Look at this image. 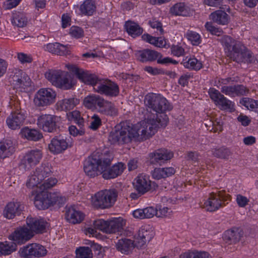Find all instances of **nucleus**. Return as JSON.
<instances>
[{
  "instance_id": "f257e3e1",
  "label": "nucleus",
  "mask_w": 258,
  "mask_h": 258,
  "mask_svg": "<svg viewBox=\"0 0 258 258\" xmlns=\"http://www.w3.org/2000/svg\"><path fill=\"white\" fill-rule=\"evenodd\" d=\"M55 178H49L44 181L41 185V188L44 190L37 194L35 198L34 204L39 210H44L51 206L57 205L61 206L66 201V198L59 193L48 192L45 190L50 188L57 183Z\"/></svg>"
},
{
  "instance_id": "f03ea898",
  "label": "nucleus",
  "mask_w": 258,
  "mask_h": 258,
  "mask_svg": "<svg viewBox=\"0 0 258 258\" xmlns=\"http://www.w3.org/2000/svg\"><path fill=\"white\" fill-rule=\"evenodd\" d=\"M138 137L139 133L136 132V128L125 121L115 126L110 133L108 141L111 144H124L131 142L133 139L138 140Z\"/></svg>"
},
{
  "instance_id": "7ed1b4c3",
  "label": "nucleus",
  "mask_w": 258,
  "mask_h": 258,
  "mask_svg": "<svg viewBox=\"0 0 258 258\" xmlns=\"http://www.w3.org/2000/svg\"><path fill=\"white\" fill-rule=\"evenodd\" d=\"M84 106L92 110H96L98 112L108 116H116L117 109L110 101L105 100L99 95L92 94L85 97Z\"/></svg>"
},
{
  "instance_id": "20e7f679",
  "label": "nucleus",
  "mask_w": 258,
  "mask_h": 258,
  "mask_svg": "<svg viewBox=\"0 0 258 258\" xmlns=\"http://www.w3.org/2000/svg\"><path fill=\"white\" fill-rule=\"evenodd\" d=\"M45 77L53 86L63 90H69L75 85L71 75L66 71L49 70Z\"/></svg>"
},
{
  "instance_id": "39448f33",
  "label": "nucleus",
  "mask_w": 258,
  "mask_h": 258,
  "mask_svg": "<svg viewBox=\"0 0 258 258\" xmlns=\"http://www.w3.org/2000/svg\"><path fill=\"white\" fill-rule=\"evenodd\" d=\"M118 192L115 189H106L96 193L92 199V204L97 209H108L114 205Z\"/></svg>"
},
{
  "instance_id": "423d86ee",
  "label": "nucleus",
  "mask_w": 258,
  "mask_h": 258,
  "mask_svg": "<svg viewBox=\"0 0 258 258\" xmlns=\"http://www.w3.org/2000/svg\"><path fill=\"white\" fill-rule=\"evenodd\" d=\"M144 103L146 107L160 114L172 109L168 101L159 94L148 93L145 97Z\"/></svg>"
},
{
  "instance_id": "0eeeda50",
  "label": "nucleus",
  "mask_w": 258,
  "mask_h": 258,
  "mask_svg": "<svg viewBox=\"0 0 258 258\" xmlns=\"http://www.w3.org/2000/svg\"><path fill=\"white\" fill-rule=\"evenodd\" d=\"M126 221L122 218H115L110 221H105L102 219L95 220L93 225L95 229L102 231L106 233H115L122 235L124 234V227Z\"/></svg>"
},
{
  "instance_id": "6e6552de",
  "label": "nucleus",
  "mask_w": 258,
  "mask_h": 258,
  "mask_svg": "<svg viewBox=\"0 0 258 258\" xmlns=\"http://www.w3.org/2000/svg\"><path fill=\"white\" fill-rule=\"evenodd\" d=\"M168 117L165 114L157 115L156 120L149 123L146 128H136L139 133L138 140H145L154 135L160 127H165L168 123Z\"/></svg>"
},
{
  "instance_id": "1a4fd4ad",
  "label": "nucleus",
  "mask_w": 258,
  "mask_h": 258,
  "mask_svg": "<svg viewBox=\"0 0 258 258\" xmlns=\"http://www.w3.org/2000/svg\"><path fill=\"white\" fill-rule=\"evenodd\" d=\"M104 156V154L96 152L85 160L84 163V170L86 175L94 177L100 174Z\"/></svg>"
},
{
  "instance_id": "9d476101",
  "label": "nucleus",
  "mask_w": 258,
  "mask_h": 258,
  "mask_svg": "<svg viewBox=\"0 0 258 258\" xmlns=\"http://www.w3.org/2000/svg\"><path fill=\"white\" fill-rule=\"evenodd\" d=\"M111 159L108 155H105L103 158V165L100 174L105 179L114 178L120 175L123 171L124 165L120 162L110 167Z\"/></svg>"
},
{
  "instance_id": "9b49d317",
  "label": "nucleus",
  "mask_w": 258,
  "mask_h": 258,
  "mask_svg": "<svg viewBox=\"0 0 258 258\" xmlns=\"http://www.w3.org/2000/svg\"><path fill=\"white\" fill-rule=\"evenodd\" d=\"M231 200V196L226 194L224 190L212 192L210 194L208 199L204 202L203 207L207 211L214 212L222 206V202Z\"/></svg>"
},
{
  "instance_id": "f8f14e48",
  "label": "nucleus",
  "mask_w": 258,
  "mask_h": 258,
  "mask_svg": "<svg viewBox=\"0 0 258 258\" xmlns=\"http://www.w3.org/2000/svg\"><path fill=\"white\" fill-rule=\"evenodd\" d=\"M94 91L109 97H116L119 93V87L116 83L108 79H101L94 87Z\"/></svg>"
},
{
  "instance_id": "ddd939ff",
  "label": "nucleus",
  "mask_w": 258,
  "mask_h": 258,
  "mask_svg": "<svg viewBox=\"0 0 258 258\" xmlns=\"http://www.w3.org/2000/svg\"><path fill=\"white\" fill-rule=\"evenodd\" d=\"M56 93L50 88H41L35 94L34 103L38 107L49 105L55 101Z\"/></svg>"
},
{
  "instance_id": "4468645a",
  "label": "nucleus",
  "mask_w": 258,
  "mask_h": 258,
  "mask_svg": "<svg viewBox=\"0 0 258 258\" xmlns=\"http://www.w3.org/2000/svg\"><path fill=\"white\" fill-rule=\"evenodd\" d=\"M221 42L225 49L227 50V55L230 59H232L233 58H237L239 60L241 57H239L236 54L237 51L239 50H242L244 48V45L240 42L236 41L231 37L228 35H224L221 38Z\"/></svg>"
},
{
  "instance_id": "2eb2a0df",
  "label": "nucleus",
  "mask_w": 258,
  "mask_h": 258,
  "mask_svg": "<svg viewBox=\"0 0 258 258\" xmlns=\"http://www.w3.org/2000/svg\"><path fill=\"white\" fill-rule=\"evenodd\" d=\"M66 67L69 71L74 73L81 82L92 86L94 90V87L100 80L95 75L89 74L75 65L69 64L66 65Z\"/></svg>"
},
{
  "instance_id": "dca6fc26",
  "label": "nucleus",
  "mask_w": 258,
  "mask_h": 258,
  "mask_svg": "<svg viewBox=\"0 0 258 258\" xmlns=\"http://www.w3.org/2000/svg\"><path fill=\"white\" fill-rule=\"evenodd\" d=\"M59 117L50 114H43L37 119V125L43 131L54 133L57 131L59 126L57 125Z\"/></svg>"
},
{
  "instance_id": "f3484780",
  "label": "nucleus",
  "mask_w": 258,
  "mask_h": 258,
  "mask_svg": "<svg viewBox=\"0 0 258 258\" xmlns=\"http://www.w3.org/2000/svg\"><path fill=\"white\" fill-rule=\"evenodd\" d=\"M40 150H31L27 152L21 160L20 166L25 170H28L37 164L42 158Z\"/></svg>"
},
{
  "instance_id": "a211bd4d",
  "label": "nucleus",
  "mask_w": 258,
  "mask_h": 258,
  "mask_svg": "<svg viewBox=\"0 0 258 258\" xmlns=\"http://www.w3.org/2000/svg\"><path fill=\"white\" fill-rule=\"evenodd\" d=\"M133 184L135 189L141 194L155 190L158 186L156 183L152 182L148 176L143 174H139L135 179Z\"/></svg>"
},
{
  "instance_id": "6ab92c4d",
  "label": "nucleus",
  "mask_w": 258,
  "mask_h": 258,
  "mask_svg": "<svg viewBox=\"0 0 258 258\" xmlns=\"http://www.w3.org/2000/svg\"><path fill=\"white\" fill-rule=\"evenodd\" d=\"M72 143L69 139L59 135L54 136L48 145V148L50 152L54 154L62 153L69 147H72Z\"/></svg>"
},
{
  "instance_id": "aec40b11",
  "label": "nucleus",
  "mask_w": 258,
  "mask_h": 258,
  "mask_svg": "<svg viewBox=\"0 0 258 258\" xmlns=\"http://www.w3.org/2000/svg\"><path fill=\"white\" fill-rule=\"evenodd\" d=\"M209 94L211 99L217 105L220 106L221 109H229L231 111L234 109V105L232 102L228 100L218 90L213 88H210Z\"/></svg>"
},
{
  "instance_id": "412c9836",
  "label": "nucleus",
  "mask_w": 258,
  "mask_h": 258,
  "mask_svg": "<svg viewBox=\"0 0 258 258\" xmlns=\"http://www.w3.org/2000/svg\"><path fill=\"white\" fill-rule=\"evenodd\" d=\"M173 156V153L165 148L155 150L149 154L150 163L161 165L165 161L170 160Z\"/></svg>"
},
{
  "instance_id": "4be33fe9",
  "label": "nucleus",
  "mask_w": 258,
  "mask_h": 258,
  "mask_svg": "<svg viewBox=\"0 0 258 258\" xmlns=\"http://www.w3.org/2000/svg\"><path fill=\"white\" fill-rule=\"evenodd\" d=\"M26 116L21 110L12 112L8 117L6 122L8 127L13 130H18L24 124Z\"/></svg>"
},
{
  "instance_id": "5701e85b",
  "label": "nucleus",
  "mask_w": 258,
  "mask_h": 258,
  "mask_svg": "<svg viewBox=\"0 0 258 258\" xmlns=\"http://www.w3.org/2000/svg\"><path fill=\"white\" fill-rule=\"evenodd\" d=\"M33 235L34 234H32L28 228L23 226L16 229L9 236V239L16 243L22 244L29 240Z\"/></svg>"
},
{
  "instance_id": "b1692460",
  "label": "nucleus",
  "mask_w": 258,
  "mask_h": 258,
  "mask_svg": "<svg viewBox=\"0 0 258 258\" xmlns=\"http://www.w3.org/2000/svg\"><path fill=\"white\" fill-rule=\"evenodd\" d=\"M26 223L29 227V230L32 234L42 233L45 231L48 223L43 219H38L36 218L28 217L26 220Z\"/></svg>"
},
{
  "instance_id": "393cba45",
  "label": "nucleus",
  "mask_w": 258,
  "mask_h": 258,
  "mask_svg": "<svg viewBox=\"0 0 258 258\" xmlns=\"http://www.w3.org/2000/svg\"><path fill=\"white\" fill-rule=\"evenodd\" d=\"M24 209V205L20 202H10L6 206L4 215L7 219H11L20 215Z\"/></svg>"
},
{
  "instance_id": "a878e982",
  "label": "nucleus",
  "mask_w": 258,
  "mask_h": 258,
  "mask_svg": "<svg viewBox=\"0 0 258 258\" xmlns=\"http://www.w3.org/2000/svg\"><path fill=\"white\" fill-rule=\"evenodd\" d=\"M136 56L142 62H152L157 60L158 57L161 56V53L154 50L144 49L138 51Z\"/></svg>"
},
{
  "instance_id": "bb28decb",
  "label": "nucleus",
  "mask_w": 258,
  "mask_h": 258,
  "mask_svg": "<svg viewBox=\"0 0 258 258\" xmlns=\"http://www.w3.org/2000/svg\"><path fill=\"white\" fill-rule=\"evenodd\" d=\"M65 215L67 220L74 224L81 223L84 218V214L75 206L67 207Z\"/></svg>"
},
{
  "instance_id": "cd10ccee",
  "label": "nucleus",
  "mask_w": 258,
  "mask_h": 258,
  "mask_svg": "<svg viewBox=\"0 0 258 258\" xmlns=\"http://www.w3.org/2000/svg\"><path fill=\"white\" fill-rule=\"evenodd\" d=\"M243 235V232L239 228H233L227 230L224 233L223 238L226 243L231 244L238 242Z\"/></svg>"
},
{
  "instance_id": "c85d7f7f",
  "label": "nucleus",
  "mask_w": 258,
  "mask_h": 258,
  "mask_svg": "<svg viewBox=\"0 0 258 258\" xmlns=\"http://www.w3.org/2000/svg\"><path fill=\"white\" fill-rule=\"evenodd\" d=\"M153 237L152 231L150 228L146 227L141 228L138 231L137 238V246L142 247L147 242H149Z\"/></svg>"
},
{
  "instance_id": "c756f323",
  "label": "nucleus",
  "mask_w": 258,
  "mask_h": 258,
  "mask_svg": "<svg viewBox=\"0 0 258 258\" xmlns=\"http://www.w3.org/2000/svg\"><path fill=\"white\" fill-rule=\"evenodd\" d=\"M209 19L219 25H226L230 21L229 16L224 11L219 10L214 11L209 15Z\"/></svg>"
},
{
  "instance_id": "7c9ffc66",
  "label": "nucleus",
  "mask_w": 258,
  "mask_h": 258,
  "mask_svg": "<svg viewBox=\"0 0 258 258\" xmlns=\"http://www.w3.org/2000/svg\"><path fill=\"white\" fill-rule=\"evenodd\" d=\"M15 151V147L11 140L0 142V158H5L11 156Z\"/></svg>"
},
{
  "instance_id": "2f4dec72",
  "label": "nucleus",
  "mask_w": 258,
  "mask_h": 258,
  "mask_svg": "<svg viewBox=\"0 0 258 258\" xmlns=\"http://www.w3.org/2000/svg\"><path fill=\"white\" fill-rule=\"evenodd\" d=\"M116 249L122 253L128 254L135 247L134 241L127 238H121L116 243Z\"/></svg>"
},
{
  "instance_id": "473e14b6",
  "label": "nucleus",
  "mask_w": 258,
  "mask_h": 258,
  "mask_svg": "<svg viewBox=\"0 0 258 258\" xmlns=\"http://www.w3.org/2000/svg\"><path fill=\"white\" fill-rule=\"evenodd\" d=\"M175 173L173 167L156 168L151 172L152 177L157 180L172 176Z\"/></svg>"
},
{
  "instance_id": "72a5a7b5",
  "label": "nucleus",
  "mask_w": 258,
  "mask_h": 258,
  "mask_svg": "<svg viewBox=\"0 0 258 258\" xmlns=\"http://www.w3.org/2000/svg\"><path fill=\"white\" fill-rule=\"evenodd\" d=\"M239 57H241L239 60L237 58H233L232 60L238 63L241 62H249L252 63L255 61L254 55L249 50H248L244 45V48L242 50H239L236 53Z\"/></svg>"
},
{
  "instance_id": "f704fd0d",
  "label": "nucleus",
  "mask_w": 258,
  "mask_h": 258,
  "mask_svg": "<svg viewBox=\"0 0 258 258\" xmlns=\"http://www.w3.org/2000/svg\"><path fill=\"white\" fill-rule=\"evenodd\" d=\"M124 28L130 36L135 38L141 35L143 32V28L139 24L132 21L125 22Z\"/></svg>"
},
{
  "instance_id": "c9c22d12",
  "label": "nucleus",
  "mask_w": 258,
  "mask_h": 258,
  "mask_svg": "<svg viewBox=\"0 0 258 258\" xmlns=\"http://www.w3.org/2000/svg\"><path fill=\"white\" fill-rule=\"evenodd\" d=\"M22 137L30 141H37L42 138V135L35 129L28 127L23 128L20 132Z\"/></svg>"
},
{
  "instance_id": "e433bc0d",
  "label": "nucleus",
  "mask_w": 258,
  "mask_h": 258,
  "mask_svg": "<svg viewBox=\"0 0 258 258\" xmlns=\"http://www.w3.org/2000/svg\"><path fill=\"white\" fill-rule=\"evenodd\" d=\"M79 103V100L75 98L64 99L57 103L59 108L62 110H70L73 109Z\"/></svg>"
},
{
  "instance_id": "4c0bfd02",
  "label": "nucleus",
  "mask_w": 258,
  "mask_h": 258,
  "mask_svg": "<svg viewBox=\"0 0 258 258\" xmlns=\"http://www.w3.org/2000/svg\"><path fill=\"white\" fill-rule=\"evenodd\" d=\"M17 245L13 241L0 242V256L7 255L17 250Z\"/></svg>"
},
{
  "instance_id": "58836bf2",
  "label": "nucleus",
  "mask_w": 258,
  "mask_h": 258,
  "mask_svg": "<svg viewBox=\"0 0 258 258\" xmlns=\"http://www.w3.org/2000/svg\"><path fill=\"white\" fill-rule=\"evenodd\" d=\"M170 12L175 15L183 16H188L190 14L189 9L185 7L184 3H177L171 7Z\"/></svg>"
},
{
  "instance_id": "ea45409f",
  "label": "nucleus",
  "mask_w": 258,
  "mask_h": 258,
  "mask_svg": "<svg viewBox=\"0 0 258 258\" xmlns=\"http://www.w3.org/2000/svg\"><path fill=\"white\" fill-rule=\"evenodd\" d=\"M96 9L94 1L86 0L80 7V11L82 14L87 16L93 15Z\"/></svg>"
},
{
  "instance_id": "a19ab883",
  "label": "nucleus",
  "mask_w": 258,
  "mask_h": 258,
  "mask_svg": "<svg viewBox=\"0 0 258 258\" xmlns=\"http://www.w3.org/2000/svg\"><path fill=\"white\" fill-rule=\"evenodd\" d=\"M187 57L184 59L181 62L183 66L189 70L199 71L203 67L201 61H199L196 58H189L187 59Z\"/></svg>"
},
{
  "instance_id": "79ce46f5",
  "label": "nucleus",
  "mask_w": 258,
  "mask_h": 258,
  "mask_svg": "<svg viewBox=\"0 0 258 258\" xmlns=\"http://www.w3.org/2000/svg\"><path fill=\"white\" fill-rule=\"evenodd\" d=\"M27 18L24 14L19 12L13 14L12 23L13 25L18 27H23L27 25Z\"/></svg>"
},
{
  "instance_id": "37998d69",
  "label": "nucleus",
  "mask_w": 258,
  "mask_h": 258,
  "mask_svg": "<svg viewBox=\"0 0 258 258\" xmlns=\"http://www.w3.org/2000/svg\"><path fill=\"white\" fill-rule=\"evenodd\" d=\"M37 175L39 177V179L42 181L44 180L45 178L49 176L51 170L48 163H42L40 166L37 167L35 170Z\"/></svg>"
},
{
  "instance_id": "c03bdc74",
  "label": "nucleus",
  "mask_w": 258,
  "mask_h": 258,
  "mask_svg": "<svg viewBox=\"0 0 258 258\" xmlns=\"http://www.w3.org/2000/svg\"><path fill=\"white\" fill-rule=\"evenodd\" d=\"M179 258H211L210 254L205 251H189L180 254Z\"/></svg>"
},
{
  "instance_id": "a18cd8bd",
  "label": "nucleus",
  "mask_w": 258,
  "mask_h": 258,
  "mask_svg": "<svg viewBox=\"0 0 258 258\" xmlns=\"http://www.w3.org/2000/svg\"><path fill=\"white\" fill-rule=\"evenodd\" d=\"M212 152L214 157L225 160L228 159L231 155L230 150L225 147L213 149L212 150Z\"/></svg>"
},
{
  "instance_id": "49530a36",
  "label": "nucleus",
  "mask_w": 258,
  "mask_h": 258,
  "mask_svg": "<svg viewBox=\"0 0 258 258\" xmlns=\"http://www.w3.org/2000/svg\"><path fill=\"white\" fill-rule=\"evenodd\" d=\"M23 72L22 70L15 69L10 73L9 77V82L14 88H15L16 86H18V84L17 83L19 82L18 80L20 77L22 78V75H23Z\"/></svg>"
},
{
  "instance_id": "de8ad7c7",
  "label": "nucleus",
  "mask_w": 258,
  "mask_h": 258,
  "mask_svg": "<svg viewBox=\"0 0 258 258\" xmlns=\"http://www.w3.org/2000/svg\"><path fill=\"white\" fill-rule=\"evenodd\" d=\"M67 116L69 120L74 122L76 124H79L80 125L84 124V119L81 116L80 111L75 110L72 112H69L67 113Z\"/></svg>"
},
{
  "instance_id": "09e8293b",
  "label": "nucleus",
  "mask_w": 258,
  "mask_h": 258,
  "mask_svg": "<svg viewBox=\"0 0 258 258\" xmlns=\"http://www.w3.org/2000/svg\"><path fill=\"white\" fill-rule=\"evenodd\" d=\"M76 258H92V250L89 247H80L76 250Z\"/></svg>"
},
{
  "instance_id": "8fccbe9b",
  "label": "nucleus",
  "mask_w": 258,
  "mask_h": 258,
  "mask_svg": "<svg viewBox=\"0 0 258 258\" xmlns=\"http://www.w3.org/2000/svg\"><path fill=\"white\" fill-rule=\"evenodd\" d=\"M88 244L90 245V248L92 250V252L93 251L94 252V254L98 258L103 257L105 254V251L100 245L91 241H89Z\"/></svg>"
},
{
  "instance_id": "3c124183",
  "label": "nucleus",
  "mask_w": 258,
  "mask_h": 258,
  "mask_svg": "<svg viewBox=\"0 0 258 258\" xmlns=\"http://www.w3.org/2000/svg\"><path fill=\"white\" fill-rule=\"evenodd\" d=\"M19 82L17 83L18 86H16L15 88H23L25 89L31 86V80L29 77L25 73H23L22 75V78L20 77Z\"/></svg>"
},
{
  "instance_id": "603ef678",
  "label": "nucleus",
  "mask_w": 258,
  "mask_h": 258,
  "mask_svg": "<svg viewBox=\"0 0 258 258\" xmlns=\"http://www.w3.org/2000/svg\"><path fill=\"white\" fill-rule=\"evenodd\" d=\"M19 253L20 256L23 258H32L33 257V243L28 244L21 247Z\"/></svg>"
},
{
  "instance_id": "864d4df0",
  "label": "nucleus",
  "mask_w": 258,
  "mask_h": 258,
  "mask_svg": "<svg viewBox=\"0 0 258 258\" xmlns=\"http://www.w3.org/2000/svg\"><path fill=\"white\" fill-rule=\"evenodd\" d=\"M47 253L45 248L39 244L33 243V257H42Z\"/></svg>"
},
{
  "instance_id": "5fc2aeb1",
  "label": "nucleus",
  "mask_w": 258,
  "mask_h": 258,
  "mask_svg": "<svg viewBox=\"0 0 258 258\" xmlns=\"http://www.w3.org/2000/svg\"><path fill=\"white\" fill-rule=\"evenodd\" d=\"M76 124L77 126L73 125L69 126V131L70 134L74 137L84 135L85 132L84 124H82V125H80L79 124Z\"/></svg>"
},
{
  "instance_id": "6e6d98bb",
  "label": "nucleus",
  "mask_w": 258,
  "mask_h": 258,
  "mask_svg": "<svg viewBox=\"0 0 258 258\" xmlns=\"http://www.w3.org/2000/svg\"><path fill=\"white\" fill-rule=\"evenodd\" d=\"M185 36L194 45H198L201 43L200 36L196 32L188 30L186 33Z\"/></svg>"
},
{
  "instance_id": "4d7b16f0",
  "label": "nucleus",
  "mask_w": 258,
  "mask_h": 258,
  "mask_svg": "<svg viewBox=\"0 0 258 258\" xmlns=\"http://www.w3.org/2000/svg\"><path fill=\"white\" fill-rule=\"evenodd\" d=\"M42 181L41 179H39V177L37 175L34 171L27 181L26 185L29 188H33L35 186H38Z\"/></svg>"
},
{
  "instance_id": "13d9d810",
  "label": "nucleus",
  "mask_w": 258,
  "mask_h": 258,
  "mask_svg": "<svg viewBox=\"0 0 258 258\" xmlns=\"http://www.w3.org/2000/svg\"><path fill=\"white\" fill-rule=\"evenodd\" d=\"M205 27L207 31L210 32L213 35L220 36L223 33V31L222 29L215 27L211 22H207L205 24Z\"/></svg>"
},
{
  "instance_id": "bf43d9fd",
  "label": "nucleus",
  "mask_w": 258,
  "mask_h": 258,
  "mask_svg": "<svg viewBox=\"0 0 258 258\" xmlns=\"http://www.w3.org/2000/svg\"><path fill=\"white\" fill-rule=\"evenodd\" d=\"M70 34L76 38H79L83 36L84 31L83 30L78 26H73L70 29Z\"/></svg>"
},
{
  "instance_id": "052dcab7",
  "label": "nucleus",
  "mask_w": 258,
  "mask_h": 258,
  "mask_svg": "<svg viewBox=\"0 0 258 258\" xmlns=\"http://www.w3.org/2000/svg\"><path fill=\"white\" fill-rule=\"evenodd\" d=\"M240 103L248 109H254L257 107L256 102L255 100L248 98H243L240 100Z\"/></svg>"
},
{
  "instance_id": "680f3d73",
  "label": "nucleus",
  "mask_w": 258,
  "mask_h": 258,
  "mask_svg": "<svg viewBox=\"0 0 258 258\" xmlns=\"http://www.w3.org/2000/svg\"><path fill=\"white\" fill-rule=\"evenodd\" d=\"M234 96L245 95L249 92V90L242 85L234 86Z\"/></svg>"
},
{
  "instance_id": "e2e57ef3",
  "label": "nucleus",
  "mask_w": 258,
  "mask_h": 258,
  "mask_svg": "<svg viewBox=\"0 0 258 258\" xmlns=\"http://www.w3.org/2000/svg\"><path fill=\"white\" fill-rule=\"evenodd\" d=\"M92 121L90 123V127L93 130H97L102 124V121L98 115L94 114L92 117Z\"/></svg>"
},
{
  "instance_id": "0e129e2a",
  "label": "nucleus",
  "mask_w": 258,
  "mask_h": 258,
  "mask_svg": "<svg viewBox=\"0 0 258 258\" xmlns=\"http://www.w3.org/2000/svg\"><path fill=\"white\" fill-rule=\"evenodd\" d=\"M144 210L146 219L151 218L153 217L154 216H156L157 214V210L153 207H149L144 208Z\"/></svg>"
},
{
  "instance_id": "69168bd1",
  "label": "nucleus",
  "mask_w": 258,
  "mask_h": 258,
  "mask_svg": "<svg viewBox=\"0 0 258 258\" xmlns=\"http://www.w3.org/2000/svg\"><path fill=\"white\" fill-rule=\"evenodd\" d=\"M172 53L176 56H180L184 53V49L179 45H172L171 48Z\"/></svg>"
},
{
  "instance_id": "338daca9",
  "label": "nucleus",
  "mask_w": 258,
  "mask_h": 258,
  "mask_svg": "<svg viewBox=\"0 0 258 258\" xmlns=\"http://www.w3.org/2000/svg\"><path fill=\"white\" fill-rule=\"evenodd\" d=\"M210 123L212 124V128L211 131L213 132H222V124L220 121L217 120L214 121H210Z\"/></svg>"
},
{
  "instance_id": "774afa93",
  "label": "nucleus",
  "mask_w": 258,
  "mask_h": 258,
  "mask_svg": "<svg viewBox=\"0 0 258 258\" xmlns=\"http://www.w3.org/2000/svg\"><path fill=\"white\" fill-rule=\"evenodd\" d=\"M149 24L152 28L157 29L160 32V34L163 33L164 30L162 28V24L160 22L156 20H153L149 22Z\"/></svg>"
}]
</instances>
